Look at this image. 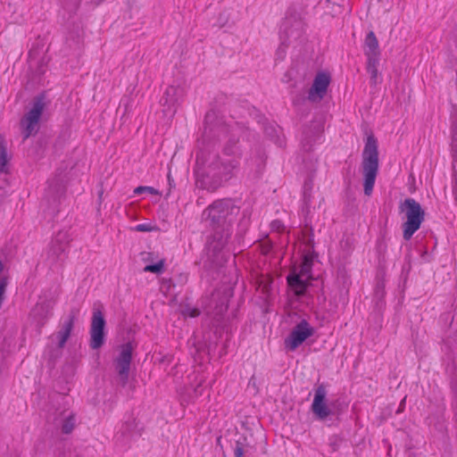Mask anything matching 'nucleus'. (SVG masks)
<instances>
[{
	"label": "nucleus",
	"instance_id": "f8f14e48",
	"mask_svg": "<svg viewBox=\"0 0 457 457\" xmlns=\"http://www.w3.org/2000/svg\"><path fill=\"white\" fill-rule=\"evenodd\" d=\"M133 350L134 346L131 342L122 345L120 353L115 360V368L119 375V383L122 387H125L129 382Z\"/></svg>",
	"mask_w": 457,
	"mask_h": 457
},
{
	"label": "nucleus",
	"instance_id": "393cba45",
	"mask_svg": "<svg viewBox=\"0 0 457 457\" xmlns=\"http://www.w3.org/2000/svg\"><path fill=\"white\" fill-rule=\"evenodd\" d=\"M367 56V67H378L379 62L380 52L365 53Z\"/></svg>",
	"mask_w": 457,
	"mask_h": 457
},
{
	"label": "nucleus",
	"instance_id": "a211bd4d",
	"mask_svg": "<svg viewBox=\"0 0 457 457\" xmlns=\"http://www.w3.org/2000/svg\"><path fill=\"white\" fill-rule=\"evenodd\" d=\"M54 423L63 434H70L75 428V415L72 411H63L54 419Z\"/></svg>",
	"mask_w": 457,
	"mask_h": 457
},
{
	"label": "nucleus",
	"instance_id": "aec40b11",
	"mask_svg": "<svg viewBox=\"0 0 457 457\" xmlns=\"http://www.w3.org/2000/svg\"><path fill=\"white\" fill-rule=\"evenodd\" d=\"M365 46V53H373V52H380L378 46V41L377 37L373 31H370L364 41Z\"/></svg>",
	"mask_w": 457,
	"mask_h": 457
},
{
	"label": "nucleus",
	"instance_id": "0eeeda50",
	"mask_svg": "<svg viewBox=\"0 0 457 457\" xmlns=\"http://www.w3.org/2000/svg\"><path fill=\"white\" fill-rule=\"evenodd\" d=\"M311 410L318 420L324 421L329 416H339L343 411V404L338 400L328 404L326 386L321 383L315 388Z\"/></svg>",
	"mask_w": 457,
	"mask_h": 457
},
{
	"label": "nucleus",
	"instance_id": "ea45409f",
	"mask_svg": "<svg viewBox=\"0 0 457 457\" xmlns=\"http://www.w3.org/2000/svg\"><path fill=\"white\" fill-rule=\"evenodd\" d=\"M271 283H272V281L270 280V281L269 282V284H268V285H265V286L263 287V291H264V292H268L269 287H270V284H271Z\"/></svg>",
	"mask_w": 457,
	"mask_h": 457
},
{
	"label": "nucleus",
	"instance_id": "f3484780",
	"mask_svg": "<svg viewBox=\"0 0 457 457\" xmlns=\"http://www.w3.org/2000/svg\"><path fill=\"white\" fill-rule=\"evenodd\" d=\"M52 307L47 302L38 303L31 311V316L36 320L37 326L42 328L51 316Z\"/></svg>",
	"mask_w": 457,
	"mask_h": 457
},
{
	"label": "nucleus",
	"instance_id": "423d86ee",
	"mask_svg": "<svg viewBox=\"0 0 457 457\" xmlns=\"http://www.w3.org/2000/svg\"><path fill=\"white\" fill-rule=\"evenodd\" d=\"M318 257V253H304L303 262L300 265L299 270L294 268L291 273L287 277L288 287L295 292L297 296H303L306 293L307 287L310 285L309 279L312 278V270L313 261Z\"/></svg>",
	"mask_w": 457,
	"mask_h": 457
},
{
	"label": "nucleus",
	"instance_id": "9b49d317",
	"mask_svg": "<svg viewBox=\"0 0 457 457\" xmlns=\"http://www.w3.org/2000/svg\"><path fill=\"white\" fill-rule=\"evenodd\" d=\"M314 333V328L312 327L306 320L303 319L292 328L290 334L285 339V347L289 351H295L307 338L313 336Z\"/></svg>",
	"mask_w": 457,
	"mask_h": 457
},
{
	"label": "nucleus",
	"instance_id": "7ed1b4c3",
	"mask_svg": "<svg viewBox=\"0 0 457 457\" xmlns=\"http://www.w3.org/2000/svg\"><path fill=\"white\" fill-rule=\"evenodd\" d=\"M378 140L373 134H370L366 138L361 162L364 194L368 196H370L373 191L378 172Z\"/></svg>",
	"mask_w": 457,
	"mask_h": 457
},
{
	"label": "nucleus",
	"instance_id": "5701e85b",
	"mask_svg": "<svg viewBox=\"0 0 457 457\" xmlns=\"http://www.w3.org/2000/svg\"><path fill=\"white\" fill-rule=\"evenodd\" d=\"M9 161L7 148L4 140L0 141V171L7 172L6 165Z\"/></svg>",
	"mask_w": 457,
	"mask_h": 457
},
{
	"label": "nucleus",
	"instance_id": "39448f33",
	"mask_svg": "<svg viewBox=\"0 0 457 457\" xmlns=\"http://www.w3.org/2000/svg\"><path fill=\"white\" fill-rule=\"evenodd\" d=\"M400 212H404L406 221L402 225L403 237L404 240H410L414 233L418 231L425 220V211L420 204L415 199L408 197L399 204Z\"/></svg>",
	"mask_w": 457,
	"mask_h": 457
},
{
	"label": "nucleus",
	"instance_id": "58836bf2",
	"mask_svg": "<svg viewBox=\"0 0 457 457\" xmlns=\"http://www.w3.org/2000/svg\"><path fill=\"white\" fill-rule=\"evenodd\" d=\"M404 403H405V398H403L400 403V407L398 409V411H396V413H399L403 411V408L404 407Z\"/></svg>",
	"mask_w": 457,
	"mask_h": 457
},
{
	"label": "nucleus",
	"instance_id": "ddd939ff",
	"mask_svg": "<svg viewBox=\"0 0 457 457\" xmlns=\"http://www.w3.org/2000/svg\"><path fill=\"white\" fill-rule=\"evenodd\" d=\"M184 90L179 86H169L160 100L164 115L173 116L183 97Z\"/></svg>",
	"mask_w": 457,
	"mask_h": 457
},
{
	"label": "nucleus",
	"instance_id": "1a4fd4ad",
	"mask_svg": "<svg viewBox=\"0 0 457 457\" xmlns=\"http://www.w3.org/2000/svg\"><path fill=\"white\" fill-rule=\"evenodd\" d=\"M70 238L67 232L59 231L52 240L48 253L47 261L51 266H62L68 257L67 249L69 247Z\"/></svg>",
	"mask_w": 457,
	"mask_h": 457
},
{
	"label": "nucleus",
	"instance_id": "a19ab883",
	"mask_svg": "<svg viewBox=\"0 0 457 457\" xmlns=\"http://www.w3.org/2000/svg\"><path fill=\"white\" fill-rule=\"evenodd\" d=\"M249 384L255 386V378L253 376L250 378Z\"/></svg>",
	"mask_w": 457,
	"mask_h": 457
},
{
	"label": "nucleus",
	"instance_id": "37998d69",
	"mask_svg": "<svg viewBox=\"0 0 457 457\" xmlns=\"http://www.w3.org/2000/svg\"><path fill=\"white\" fill-rule=\"evenodd\" d=\"M168 180H169V184H170V186L171 187V186H172V184H171V183H172V180H171V179H170V174L168 175Z\"/></svg>",
	"mask_w": 457,
	"mask_h": 457
},
{
	"label": "nucleus",
	"instance_id": "f03ea898",
	"mask_svg": "<svg viewBox=\"0 0 457 457\" xmlns=\"http://www.w3.org/2000/svg\"><path fill=\"white\" fill-rule=\"evenodd\" d=\"M240 207L230 198L213 201L202 212V220L211 230L207 238L208 251L217 255L225 248L231 237V228Z\"/></svg>",
	"mask_w": 457,
	"mask_h": 457
},
{
	"label": "nucleus",
	"instance_id": "9d476101",
	"mask_svg": "<svg viewBox=\"0 0 457 457\" xmlns=\"http://www.w3.org/2000/svg\"><path fill=\"white\" fill-rule=\"evenodd\" d=\"M106 321L104 315L103 306L98 307L94 305L91 327H90V347L92 349H98L102 347L105 341V328Z\"/></svg>",
	"mask_w": 457,
	"mask_h": 457
},
{
	"label": "nucleus",
	"instance_id": "c85d7f7f",
	"mask_svg": "<svg viewBox=\"0 0 457 457\" xmlns=\"http://www.w3.org/2000/svg\"><path fill=\"white\" fill-rule=\"evenodd\" d=\"M146 192H148L152 195L159 194V192L152 187L139 186L134 189V194H136V195H140L142 193H146Z\"/></svg>",
	"mask_w": 457,
	"mask_h": 457
},
{
	"label": "nucleus",
	"instance_id": "412c9836",
	"mask_svg": "<svg viewBox=\"0 0 457 457\" xmlns=\"http://www.w3.org/2000/svg\"><path fill=\"white\" fill-rule=\"evenodd\" d=\"M312 188H313V179H312V177H309L304 181V184H303V203H304L306 207H309V205H310V204L312 202Z\"/></svg>",
	"mask_w": 457,
	"mask_h": 457
},
{
	"label": "nucleus",
	"instance_id": "4c0bfd02",
	"mask_svg": "<svg viewBox=\"0 0 457 457\" xmlns=\"http://www.w3.org/2000/svg\"><path fill=\"white\" fill-rule=\"evenodd\" d=\"M280 226H281V222L279 220H274L272 222V228L275 229H279Z\"/></svg>",
	"mask_w": 457,
	"mask_h": 457
},
{
	"label": "nucleus",
	"instance_id": "dca6fc26",
	"mask_svg": "<svg viewBox=\"0 0 457 457\" xmlns=\"http://www.w3.org/2000/svg\"><path fill=\"white\" fill-rule=\"evenodd\" d=\"M79 311L76 309H72L67 320L63 322L62 328L57 332V339H58V348L62 349L64 347L68 338L71 336V333L74 328L75 321L77 320Z\"/></svg>",
	"mask_w": 457,
	"mask_h": 457
},
{
	"label": "nucleus",
	"instance_id": "4be33fe9",
	"mask_svg": "<svg viewBox=\"0 0 457 457\" xmlns=\"http://www.w3.org/2000/svg\"><path fill=\"white\" fill-rule=\"evenodd\" d=\"M249 227V219L245 217V214L242 217L238 223V230L235 236V239L240 245L243 241V237L246 233Z\"/></svg>",
	"mask_w": 457,
	"mask_h": 457
},
{
	"label": "nucleus",
	"instance_id": "72a5a7b5",
	"mask_svg": "<svg viewBox=\"0 0 457 457\" xmlns=\"http://www.w3.org/2000/svg\"><path fill=\"white\" fill-rule=\"evenodd\" d=\"M272 249V244L270 242H263L261 244V252L262 254L267 255Z\"/></svg>",
	"mask_w": 457,
	"mask_h": 457
},
{
	"label": "nucleus",
	"instance_id": "79ce46f5",
	"mask_svg": "<svg viewBox=\"0 0 457 457\" xmlns=\"http://www.w3.org/2000/svg\"><path fill=\"white\" fill-rule=\"evenodd\" d=\"M103 194H104V191H103V190H100V191L98 192V198H99V201H100V202L102 201Z\"/></svg>",
	"mask_w": 457,
	"mask_h": 457
},
{
	"label": "nucleus",
	"instance_id": "c03bdc74",
	"mask_svg": "<svg viewBox=\"0 0 457 457\" xmlns=\"http://www.w3.org/2000/svg\"><path fill=\"white\" fill-rule=\"evenodd\" d=\"M52 183H53V182H50V185H49V190H51Z\"/></svg>",
	"mask_w": 457,
	"mask_h": 457
},
{
	"label": "nucleus",
	"instance_id": "cd10ccee",
	"mask_svg": "<svg viewBox=\"0 0 457 457\" xmlns=\"http://www.w3.org/2000/svg\"><path fill=\"white\" fill-rule=\"evenodd\" d=\"M452 142H451V152L453 157L457 156V126L451 129Z\"/></svg>",
	"mask_w": 457,
	"mask_h": 457
},
{
	"label": "nucleus",
	"instance_id": "2eb2a0df",
	"mask_svg": "<svg viewBox=\"0 0 457 457\" xmlns=\"http://www.w3.org/2000/svg\"><path fill=\"white\" fill-rule=\"evenodd\" d=\"M323 132L322 126L319 122H312L303 128L302 146L304 151L310 152L313 144L320 137Z\"/></svg>",
	"mask_w": 457,
	"mask_h": 457
},
{
	"label": "nucleus",
	"instance_id": "a878e982",
	"mask_svg": "<svg viewBox=\"0 0 457 457\" xmlns=\"http://www.w3.org/2000/svg\"><path fill=\"white\" fill-rule=\"evenodd\" d=\"M137 426V423L135 419H131L127 420L121 427L120 432L122 435H129L132 433Z\"/></svg>",
	"mask_w": 457,
	"mask_h": 457
},
{
	"label": "nucleus",
	"instance_id": "c9c22d12",
	"mask_svg": "<svg viewBox=\"0 0 457 457\" xmlns=\"http://www.w3.org/2000/svg\"><path fill=\"white\" fill-rule=\"evenodd\" d=\"M285 54V49L282 46H279L277 51V55L278 58L283 59Z\"/></svg>",
	"mask_w": 457,
	"mask_h": 457
},
{
	"label": "nucleus",
	"instance_id": "f257e3e1",
	"mask_svg": "<svg viewBox=\"0 0 457 457\" xmlns=\"http://www.w3.org/2000/svg\"><path fill=\"white\" fill-rule=\"evenodd\" d=\"M255 134L243 123L227 124L214 111L204 117L203 146L195 157V184L214 192L236 176L244 152Z\"/></svg>",
	"mask_w": 457,
	"mask_h": 457
},
{
	"label": "nucleus",
	"instance_id": "c756f323",
	"mask_svg": "<svg viewBox=\"0 0 457 457\" xmlns=\"http://www.w3.org/2000/svg\"><path fill=\"white\" fill-rule=\"evenodd\" d=\"M366 69H367L368 73L370 74L371 85L376 86L378 84V67H373V68L366 67Z\"/></svg>",
	"mask_w": 457,
	"mask_h": 457
},
{
	"label": "nucleus",
	"instance_id": "20e7f679",
	"mask_svg": "<svg viewBox=\"0 0 457 457\" xmlns=\"http://www.w3.org/2000/svg\"><path fill=\"white\" fill-rule=\"evenodd\" d=\"M47 104V96L45 91L33 97L30 110L20 120L23 141L31 136H35L39 131V120Z\"/></svg>",
	"mask_w": 457,
	"mask_h": 457
},
{
	"label": "nucleus",
	"instance_id": "bb28decb",
	"mask_svg": "<svg viewBox=\"0 0 457 457\" xmlns=\"http://www.w3.org/2000/svg\"><path fill=\"white\" fill-rule=\"evenodd\" d=\"M344 443L343 438L337 436H332L329 438V447H330V453H335L339 450L340 446Z\"/></svg>",
	"mask_w": 457,
	"mask_h": 457
},
{
	"label": "nucleus",
	"instance_id": "6ab92c4d",
	"mask_svg": "<svg viewBox=\"0 0 457 457\" xmlns=\"http://www.w3.org/2000/svg\"><path fill=\"white\" fill-rule=\"evenodd\" d=\"M253 146V156L251 157V162L253 165L256 166L257 171L259 172L265 165L266 154L260 144L254 143Z\"/></svg>",
	"mask_w": 457,
	"mask_h": 457
},
{
	"label": "nucleus",
	"instance_id": "7c9ffc66",
	"mask_svg": "<svg viewBox=\"0 0 457 457\" xmlns=\"http://www.w3.org/2000/svg\"><path fill=\"white\" fill-rule=\"evenodd\" d=\"M234 455L235 457H242L244 455V445L239 441L236 442V446L234 448Z\"/></svg>",
	"mask_w": 457,
	"mask_h": 457
},
{
	"label": "nucleus",
	"instance_id": "2f4dec72",
	"mask_svg": "<svg viewBox=\"0 0 457 457\" xmlns=\"http://www.w3.org/2000/svg\"><path fill=\"white\" fill-rule=\"evenodd\" d=\"M154 228L149 224H138L135 227V230L138 232H150Z\"/></svg>",
	"mask_w": 457,
	"mask_h": 457
},
{
	"label": "nucleus",
	"instance_id": "4468645a",
	"mask_svg": "<svg viewBox=\"0 0 457 457\" xmlns=\"http://www.w3.org/2000/svg\"><path fill=\"white\" fill-rule=\"evenodd\" d=\"M331 81V76L328 72L319 71L313 83L308 92V99L312 102L320 101L327 94L328 87Z\"/></svg>",
	"mask_w": 457,
	"mask_h": 457
},
{
	"label": "nucleus",
	"instance_id": "473e14b6",
	"mask_svg": "<svg viewBox=\"0 0 457 457\" xmlns=\"http://www.w3.org/2000/svg\"><path fill=\"white\" fill-rule=\"evenodd\" d=\"M306 247L308 250L305 253H313L314 251V239L313 235H312L305 242Z\"/></svg>",
	"mask_w": 457,
	"mask_h": 457
},
{
	"label": "nucleus",
	"instance_id": "6e6552de",
	"mask_svg": "<svg viewBox=\"0 0 457 457\" xmlns=\"http://www.w3.org/2000/svg\"><path fill=\"white\" fill-rule=\"evenodd\" d=\"M232 296L233 287L230 286L219 287L211 295L206 304V312L218 324L223 320V316L228 308L229 299Z\"/></svg>",
	"mask_w": 457,
	"mask_h": 457
},
{
	"label": "nucleus",
	"instance_id": "b1692460",
	"mask_svg": "<svg viewBox=\"0 0 457 457\" xmlns=\"http://www.w3.org/2000/svg\"><path fill=\"white\" fill-rule=\"evenodd\" d=\"M165 260L162 259L154 264H148L145 266L143 270L145 272H151L154 274H162L164 271Z\"/></svg>",
	"mask_w": 457,
	"mask_h": 457
},
{
	"label": "nucleus",
	"instance_id": "f704fd0d",
	"mask_svg": "<svg viewBox=\"0 0 457 457\" xmlns=\"http://www.w3.org/2000/svg\"><path fill=\"white\" fill-rule=\"evenodd\" d=\"M451 129H454L457 126V108L452 112L451 113Z\"/></svg>",
	"mask_w": 457,
	"mask_h": 457
},
{
	"label": "nucleus",
	"instance_id": "e433bc0d",
	"mask_svg": "<svg viewBox=\"0 0 457 457\" xmlns=\"http://www.w3.org/2000/svg\"><path fill=\"white\" fill-rule=\"evenodd\" d=\"M199 315H200V311L198 309H196V308L192 309L190 313H189V316L193 317V318L194 317H197Z\"/></svg>",
	"mask_w": 457,
	"mask_h": 457
}]
</instances>
